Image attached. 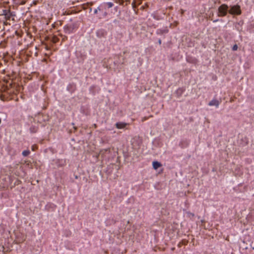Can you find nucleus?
I'll list each match as a JSON object with an SVG mask.
<instances>
[{
    "label": "nucleus",
    "instance_id": "1",
    "mask_svg": "<svg viewBox=\"0 0 254 254\" xmlns=\"http://www.w3.org/2000/svg\"><path fill=\"white\" fill-rule=\"evenodd\" d=\"M228 6L226 4L221 5L218 8L219 13L221 16H225L227 12Z\"/></svg>",
    "mask_w": 254,
    "mask_h": 254
},
{
    "label": "nucleus",
    "instance_id": "2",
    "mask_svg": "<svg viewBox=\"0 0 254 254\" xmlns=\"http://www.w3.org/2000/svg\"><path fill=\"white\" fill-rule=\"evenodd\" d=\"M229 12L232 14H240L241 12L240 7L238 5H234L231 8Z\"/></svg>",
    "mask_w": 254,
    "mask_h": 254
},
{
    "label": "nucleus",
    "instance_id": "3",
    "mask_svg": "<svg viewBox=\"0 0 254 254\" xmlns=\"http://www.w3.org/2000/svg\"><path fill=\"white\" fill-rule=\"evenodd\" d=\"M15 14L14 12H11L10 10H8L7 11L4 18L6 20H10L11 19L13 21H14V16H15Z\"/></svg>",
    "mask_w": 254,
    "mask_h": 254
},
{
    "label": "nucleus",
    "instance_id": "4",
    "mask_svg": "<svg viewBox=\"0 0 254 254\" xmlns=\"http://www.w3.org/2000/svg\"><path fill=\"white\" fill-rule=\"evenodd\" d=\"M220 103V101L219 100L213 99L211 101H210L208 105L210 106H215L216 108H218L219 106V104Z\"/></svg>",
    "mask_w": 254,
    "mask_h": 254
},
{
    "label": "nucleus",
    "instance_id": "5",
    "mask_svg": "<svg viewBox=\"0 0 254 254\" xmlns=\"http://www.w3.org/2000/svg\"><path fill=\"white\" fill-rule=\"evenodd\" d=\"M107 61H108V64L106 65V67L107 68H115L116 65L117 64V62L116 61H114L113 62L114 65H112V64L109 63L110 62H113L112 59H109Z\"/></svg>",
    "mask_w": 254,
    "mask_h": 254
},
{
    "label": "nucleus",
    "instance_id": "6",
    "mask_svg": "<svg viewBox=\"0 0 254 254\" xmlns=\"http://www.w3.org/2000/svg\"><path fill=\"white\" fill-rule=\"evenodd\" d=\"M126 125H127V124L124 123H121V122L117 123L116 124V127L119 128V129H122V128H123L125 127Z\"/></svg>",
    "mask_w": 254,
    "mask_h": 254
},
{
    "label": "nucleus",
    "instance_id": "7",
    "mask_svg": "<svg viewBox=\"0 0 254 254\" xmlns=\"http://www.w3.org/2000/svg\"><path fill=\"white\" fill-rule=\"evenodd\" d=\"M153 168L155 170H157L158 168L161 166V164L158 161H154L152 163Z\"/></svg>",
    "mask_w": 254,
    "mask_h": 254
},
{
    "label": "nucleus",
    "instance_id": "8",
    "mask_svg": "<svg viewBox=\"0 0 254 254\" xmlns=\"http://www.w3.org/2000/svg\"><path fill=\"white\" fill-rule=\"evenodd\" d=\"M106 152H110V149L109 148L107 149H102L100 151L99 155L102 156L104 155Z\"/></svg>",
    "mask_w": 254,
    "mask_h": 254
},
{
    "label": "nucleus",
    "instance_id": "9",
    "mask_svg": "<svg viewBox=\"0 0 254 254\" xmlns=\"http://www.w3.org/2000/svg\"><path fill=\"white\" fill-rule=\"evenodd\" d=\"M30 152L29 150H24L22 154L24 156H27L30 154Z\"/></svg>",
    "mask_w": 254,
    "mask_h": 254
},
{
    "label": "nucleus",
    "instance_id": "10",
    "mask_svg": "<svg viewBox=\"0 0 254 254\" xmlns=\"http://www.w3.org/2000/svg\"><path fill=\"white\" fill-rule=\"evenodd\" d=\"M168 32V30L166 29H165L164 30H157V33L158 34H163V33H166Z\"/></svg>",
    "mask_w": 254,
    "mask_h": 254
},
{
    "label": "nucleus",
    "instance_id": "11",
    "mask_svg": "<svg viewBox=\"0 0 254 254\" xmlns=\"http://www.w3.org/2000/svg\"><path fill=\"white\" fill-rule=\"evenodd\" d=\"M8 9H3L0 13V15H3L5 16Z\"/></svg>",
    "mask_w": 254,
    "mask_h": 254
},
{
    "label": "nucleus",
    "instance_id": "12",
    "mask_svg": "<svg viewBox=\"0 0 254 254\" xmlns=\"http://www.w3.org/2000/svg\"><path fill=\"white\" fill-rule=\"evenodd\" d=\"M106 4L108 8H111L113 6V3L111 2H108Z\"/></svg>",
    "mask_w": 254,
    "mask_h": 254
},
{
    "label": "nucleus",
    "instance_id": "13",
    "mask_svg": "<svg viewBox=\"0 0 254 254\" xmlns=\"http://www.w3.org/2000/svg\"><path fill=\"white\" fill-rule=\"evenodd\" d=\"M237 49H238V46L236 44L234 45L232 48V50L233 51H236V50H237Z\"/></svg>",
    "mask_w": 254,
    "mask_h": 254
},
{
    "label": "nucleus",
    "instance_id": "14",
    "mask_svg": "<svg viewBox=\"0 0 254 254\" xmlns=\"http://www.w3.org/2000/svg\"><path fill=\"white\" fill-rule=\"evenodd\" d=\"M101 9L99 7H98L97 8L95 9L94 10V14H97V12H98V11H100Z\"/></svg>",
    "mask_w": 254,
    "mask_h": 254
},
{
    "label": "nucleus",
    "instance_id": "15",
    "mask_svg": "<svg viewBox=\"0 0 254 254\" xmlns=\"http://www.w3.org/2000/svg\"><path fill=\"white\" fill-rule=\"evenodd\" d=\"M64 30H65V32H66V33H70V32H69V30L68 29V27H66H66H64Z\"/></svg>",
    "mask_w": 254,
    "mask_h": 254
},
{
    "label": "nucleus",
    "instance_id": "16",
    "mask_svg": "<svg viewBox=\"0 0 254 254\" xmlns=\"http://www.w3.org/2000/svg\"><path fill=\"white\" fill-rule=\"evenodd\" d=\"M53 41L54 43H56L58 41V39L56 37H54Z\"/></svg>",
    "mask_w": 254,
    "mask_h": 254
},
{
    "label": "nucleus",
    "instance_id": "17",
    "mask_svg": "<svg viewBox=\"0 0 254 254\" xmlns=\"http://www.w3.org/2000/svg\"><path fill=\"white\" fill-rule=\"evenodd\" d=\"M36 146H34L33 145V146H32V150L33 151H35L36 150Z\"/></svg>",
    "mask_w": 254,
    "mask_h": 254
},
{
    "label": "nucleus",
    "instance_id": "18",
    "mask_svg": "<svg viewBox=\"0 0 254 254\" xmlns=\"http://www.w3.org/2000/svg\"><path fill=\"white\" fill-rule=\"evenodd\" d=\"M158 42H159V44H161V40H159L158 41Z\"/></svg>",
    "mask_w": 254,
    "mask_h": 254
},
{
    "label": "nucleus",
    "instance_id": "19",
    "mask_svg": "<svg viewBox=\"0 0 254 254\" xmlns=\"http://www.w3.org/2000/svg\"><path fill=\"white\" fill-rule=\"evenodd\" d=\"M1 119L0 118V124H1Z\"/></svg>",
    "mask_w": 254,
    "mask_h": 254
}]
</instances>
